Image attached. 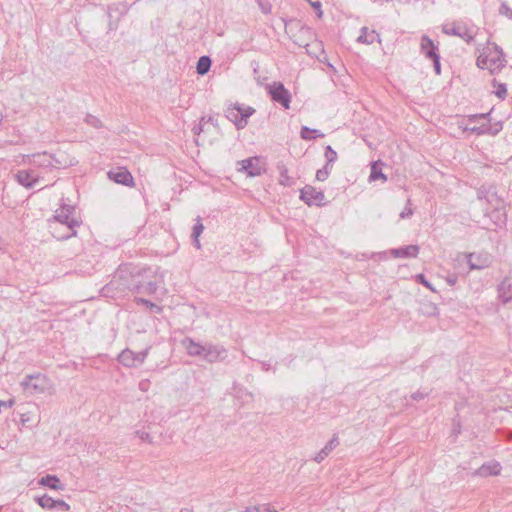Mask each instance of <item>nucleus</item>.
<instances>
[{
	"mask_svg": "<svg viewBox=\"0 0 512 512\" xmlns=\"http://www.w3.org/2000/svg\"><path fill=\"white\" fill-rule=\"evenodd\" d=\"M141 277V268L129 265H121L115 271L113 278L103 286L100 294L106 298L117 299L128 292L134 293Z\"/></svg>",
	"mask_w": 512,
	"mask_h": 512,
	"instance_id": "f257e3e1",
	"label": "nucleus"
},
{
	"mask_svg": "<svg viewBox=\"0 0 512 512\" xmlns=\"http://www.w3.org/2000/svg\"><path fill=\"white\" fill-rule=\"evenodd\" d=\"M181 344L189 356L200 357L210 364L222 362L228 357V351L222 345L212 343L202 344L191 337L183 338Z\"/></svg>",
	"mask_w": 512,
	"mask_h": 512,
	"instance_id": "f03ea898",
	"label": "nucleus"
},
{
	"mask_svg": "<svg viewBox=\"0 0 512 512\" xmlns=\"http://www.w3.org/2000/svg\"><path fill=\"white\" fill-rule=\"evenodd\" d=\"M76 206L65 203L62 199L60 207L55 211V214L48 220V223L65 226L66 230H76L80 227L82 221L75 217Z\"/></svg>",
	"mask_w": 512,
	"mask_h": 512,
	"instance_id": "7ed1b4c3",
	"label": "nucleus"
},
{
	"mask_svg": "<svg viewBox=\"0 0 512 512\" xmlns=\"http://www.w3.org/2000/svg\"><path fill=\"white\" fill-rule=\"evenodd\" d=\"M255 113V109L248 106L243 107L239 103L230 105L225 110V117L234 123L235 127L240 130L246 127L248 119Z\"/></svg>",
	"mask_w": 512,
	"mask_h": 512,
	"instance_id": "20e7f679",
	"label": "nucleus"
},
{
	"mask_svg": "<svg viewBox=\"0 0 512 512\" xmlns=\"http://www.w3.org/2000/svg\"><path fill=\"white\" fill-rule=\"evenodd\" d=\"M267 93L270 99L281 105L285 109L290 108L291 103V93L288 89L285 88L284 84L280 81L272 82L266 86Z\"/></svg>",
	"mask_w": 512,
	"mask_h": 512,
	"instance_id": "39448f33",
	"label": "nucleus"
},
{
	"mask_svg": "<svg viewBox=\"0 0 512 512\" xmlns=\"http://www.w3.org/2000/svg\"><path fill=\"white\" fill-rule=\"evenodd\" d=\"M300 200H302L308 206H324L325 195L322 191H317L312 185H305L300 189Z\"/></svg>",
	"mask_w": 512,
	"mask_h": 512,
	"instance_id": "423d86ee",
	"label": "nucleus"
},
{
	"mask_svg": "<svg viewBox=\"0 0 512 512\" xmlns=\"http://www.w3.org/2000/svg\"><path fill=\"white\" fill-rule=\"evenodd\" d=\"M46 382L47 379L45 375L36 373L25 376L21 382V386L24 390L31 393H40L45 390Z\"/></svg>",
	"mask_w": 512,
	"mask_h": 512,
	"instance_id": "0eeeda50",
	"label": "nucleus"
},
{
	"mask_svg": "<svg viewBox=\"0 0 512 512\" xmlns=\"http://www.w3.org/2000/svg\"><path fill=\"white\" fill-rule=\"evenodd\" d=\"M241 165L239 170L245 172L248 177H256L262 175L264 173V169L260 166V157L253 156L241 160L238 162Z\"/></svg>",
	"mask_w": 512,
	"mask_h": 512,
	"instance_id": "6e6552de",
	"label": "nucleus"
},
{
	"mask_svg": "<svg viewBox=\"0 0 512 512\" xmlns=\"http://www.w3.org/2000/svg\"><path fill=\"white\" fill-rule=\"evenodd\" d=\"M487 54L489 56L490 66L501 69L506 65V59L503 49L496 43H488Z\"/></svg>",
	"mask_w": 512,
	"mask_h": 512,
	"instance_id": "1a4fd4ad",
	"label": "nucleus"
},
{
	"mask_svg": "<svg viewBox=\"0 0 512 512\" xmlns=\"http://www.w3.org/2000/svg\"><path fill=\"white\" fill-rule=\"evenodd\" d=\"M490 256L486 253H469L467 255V263L470 270H482L489 267Z\"/></svg>",
	"mask_w": 512,
	"mask_h": 512,
	"instance_id": "9d476101",
	"label": "nucleus"
},
{
	"mask_svg": "<svg viewBox=\"0 0 512 512\" xmlns=\"http://www.w3.org/2000/svg\"><path fill=\"white\" fill-rule=\"evenodd\" d=\"M157 289V283L154 281H148L146 279V269L141 268V277L139 279V283H137L134 294L153 295L157 292Z\"/></svg>",
	"mask_w": 512,
	"mask_h": 512,
	"instance_id": "9b49d317",
	"label": "nucleus"
},
{
	"mask_svg": "<svg viewBox=\"0 0 512 512\" xmlns=\"http://www.w3.org/2000/svg\"><path fill=\"white\" fill-rule=\"evenodd\" d=\"M108 178L115 183L122 184L125 186H133L134 179L132 174L126 168H118L117 170H110L108 173Z\"/></svg>",
	"mask_w": 512,
	"mask_h": 512,
	"instance_id": "f8f14e48",
	"label": "nucleus"
},
{
	"mask_svg": "<svg viewBox=\"0 0 512 512\" xmlns=\"http://www.w3.org/2000/svg\"><path fill=\"white\" fill-rule=\"evenodd\" d=\"M420 51L429 60L440 55L438 46L427 35H423L420 40Z\"/></svg>",
	"mask_w": 512,
	"mask_h": 512,
	"instance_id": "ddd939ff",
	"label": "nucleus"
},
{
	"mask_svg": "<svg viewBox=\"0 0 512 512\" xmlns=\"http://www.w3.org/2000/svg\"><path fill=\"white\" fill-rule=\"evenodd\" d=\"M48 226L51 235L59 241L68 240L77 235L76 230H66L65 226L56 225L52 223H48Z\"/></svg>",
	"mask_w": 512,
	"mask_h": 512,
	"instance_id": "4468645a",
	"label": "nucleus"
},
{
	"mask_svg": "<svg viewBox=\"0 0 512 512\" xmlns=\"http://www.w3.org/2000/svg\"><path fill=\"white\" fill-rule=\"evenodd\" d=\"M442 31L446 35L460 37L467 43L472 42L474 39V35L468 29L464 28L462 30L460 27L455 25H453L452 27H449V25H443Z\"/></svg>",
	"mask_w": 512,
	"mask_h": 512,
	"instance_id": "2eb2a0df",
	"label": "nucleus"
},
{
	"mask_svg": "<svg viewBox=\"0 0 512 512\" xmlns=\"http://www.w3.org/2000/svg\"><path fill=\"white\" fill-rule=\"evenodd\" d=\"M38 485L47 487L55 491H62L65 485L61 482L60 478L55 474H46L38 480Z\"/></svg>",
	"mask_w": 512,
	"mask_h": 512,
	"instance_id": "dca6fc26",
	"label": "nucleus"
},
{
	"mask_svg": "<svg viewBox=\"0 0 512 512\" xmlns=\"http://www.w3.org/2000/svg\"><path fill=\"white\" fill-rule=\"evenodd\" d=\"M418 245H406L398 248H393L390 250V253L395 258H415L419 253Z\"/></svg>",
	"mask_w": 512,
	"mask_h": 512,
	"instance_id": "f3484780",
	"label": "nucleus"
},
{
	"mask_svg": "<svg viewBox=\"0 0 512 512\" xmlns=\"http://www.w3.org/2000/svg\"><path fill=\"white\" fill-rule=\"evenodd\" d=\"M499 298L503 303H508L512 300V279L504 278L498 286Z\"/></svg>",
	"mask_w": 512,
	"mask_h": 512,
	"instance_id": "a211bd4d",
	"label": "nucleus"
},
{
	"mask_svg": "<svg viewBox=\"0 0 512 512\" xmlns=\"http://www.w3.org/2000/svg\"><path fill=\"white\" fill-rule=\"evenodd\" d=\"M338 445V437L334 435L326 443V445L316 454V456L314 457V461L317 463H321Z\"/></svg>",
	"mask_w": 512,
	"mask_h": 512,
	"instance_id": "6ab92c4d",
	"label": "nucleus"
},
{
	"mask_svg": "<svg viewBox=\"0 0 512 512\" xmlns=\"http://www.w3.org/2000/svg\"><path fill=\"white\" fill-rule=\"evenodd\" d=\"M16 179L18 183L25 188H33L35 184L38 182V179L32 175L29 171L21 170L16 174Z\"/></svg>",
	"mask_w": 512,
	"mask_h": 512,
	"instance_id": "aec40b11",
	"label": "nucleus"
},
{
	"mask_svg": "<svg viewBox=\"0 0 512 512\" xmlns=\"http://www.w3.org/2000/svg\"><path fill=\"white\" fill-rule=\"evenodd\" d=\"M277 170L279 171V175H280V178H279L280 185H283L286 187H291L292 185L295 184V180L288 175V168L286 167L284 162L280 161L277 163Z\"/></svg>",
	"mask_w": 512,
	"mask_h": 512,
	"instance_id": "412c9836",
	"label": "nucleus"
},
{
	"mask_svg": "<svg viewBox=\"0 0 512 512\" xmlns=\"http://www.w3.org/2000/svg\"><path fill=\"white\" fill-rule=\"evenodd\" d=\"M382 165H383V163L380 160L372 162L371 172L369 175L370 182H373L376 180H382V181L387 180V176L382 172Z\"/></svg>",
	"mask_w": 512,
	"mask_h": 512,
	"instance_id": "4be33fe9",
	"label": "nucleus"
},
{
	"mask_svg": "<svg viewBox=\"0 0 512 512\" xmlns=\"http://www.w3.org/2000/svg\"><path fill=\"white\" fill-rule=\"evenodd\" d=\"M419 313L426 317H435L439 315L438 306L431 301H424L420 304Z\"/></svg>",
	"mask_w": 512,
	"mask_h": 512,
	"instance_id": "5701e85b",
	"label": "nucleus"
},
{
	"mask_svg": "<svg viewBox=\"0 0 512 512\" xmlns=\"http://www.w3.org/2000/svg\"><path fill=\"white\" fill-rule=\"evenodd\" d=\"M379 35L375 32V30L368 31L367 27H362L360 30V35L357 38L358 43L364 44H372Z\"/></svg>",
	"mask_w": 512,
	"mask_h": 512,
	"instance_id": "b1692460",
	"label": "nucleus"
},
{
	"mask_svg": "<svg viewBox=\"0 0 512 512\" xmlns=\"http://www.w3.org/2000/svg\"><path fill=\"white\" fill-rule=\"evenodd\" d=\"M300 137L303 140L310 141L315 138L324 137V134L318 129L309 128L308 126H302L300 130Z\"/></svg>",
	"mask_w": 512,
	"mask_h": 512,
	"instance_id": "393cba45",
	"label": "nucleus"
},
{
	"mask_svg": "<svg viewBox=\"0 0 512 512\" xmlns=\"http://www.w3.org/2000/svg\"><path fill=\"white\" fill-rule=\"evenodd\" d=\"M118 361L125 367H128V368L135 367L134 352L130 349H124L118 355Z\"/></svg>",
	"mask_w": 512,
	"mask_h": 512,
	"instance_id": "a878e982",
	"label": "nucleus"
},
{
	"mask_svg": "<svg viewBox=\"0 0 512 512\" xmlns=\"http://www.w3.org/2000/svg\"><path fill=\"white\" fill-rule=\"evenodd\" d=\"M203 231H204V225L201 223L200 218H198L197 223L192 228V234H191L192 244L197 249L201 248L199 237L203 233Z\"/></svg>",
	"mask_w": 512,
	"mask_h": 512,
	"instance_id": "bb28decb",
	"label": "nucleus"
},
{
	"mask_svg": "<svg viewBox=\"0 0 512 512\" xmlns=\"http://www.w3.org/2000/svg\"><path fill=\"white\" fill-rule=\"evenodd\" d=\"M34 501L43 509L52 510L55 508V499L47 494L35 496Z\"/></svg>",
	"mask_w": 512,
	"mask_h": 512,
	"instance_id": "cd10ccee",
	"label": "nucleus"
},
{
	"mask_svg": "<svg viewBox=\"0 0 512 512\" xmlns=\"http://www.w3.org/2000/svg\"><path fill=\"white\" fill-rule=\"evenodd\" d=\"M49 160H50L49 154L46 152L35 153L32 155V163L38 167L48 168L51 165Z\"/></svg>",
	"mask_w": 512,
	"mask_h": 512,
	"instance_id": "c85d7f7f",
	"label": "nucleus"
},
{
	"mask_svg": "<svg viewBox=\"0 0 512 512\" xmlns=\"http://www.w3.org/2000/svg\"><path fill=\"white\" fill-rule=\"evenodd\" d=\"M212 61L209 56H201L197 62L196 71L203 76L208 73L211 68Z\"/></svg>",
	"mask_w": 512,
	"mask_h": 512,
	"instance_id": "c756f323",
	"label": "nucleus"
},
{
	"mask_svg": "<svg viewBox=\"0 0 512 512\" xmlns=\"http://www.w3.org/2000/svg\"><path fill=\"white\" fill-rule=\"evenodd\" d=\"M135 302L139 305L146 306L151 312H154L156 314H160L162 312V307L151 302L148 299L142 298V297H136Z\"/></svg>",
	"mask_w": 512,
	"mask_h": 512,
	"instance_id": "7c9ffc66",
	"label": "nucleus"
},
{
	"mask_svg": "<svg viewBox=\"0 0 512 512\" xmlns=\"http://www.w3.org/2000/svg\"><path fill=\"white\" fill-rule=\"evenodd\" d=\"M493 87L496 88L494 94L501 100H504L507 96V85L505 83L498 82L496 79L492 80Z\"/></svg>",
	"mask_w": 512,
	"mask_h": 512,
	"instance_id": "2f4dec72",
	"label": "nucleus"
},
{
	"mask_svg": "<svg viewBox=\"0 0 512 512\" xmlns=\"http://www.w3.org/2000/svg\"><path fill=\"white\" fill-rule=\"evenodd\" d=\"M464 131H469L470 133L476 135H490L489 122H486L480 126H474L471 128L465 127Z\"/></svg>",
	"mask_w": 512,
	"mask_h": 512,
	"instance_id": "473e14b6",
	"label": "nucleus"
},
{
	"mask_svg": "<svg viewBox=\"0 0 512 512\" xmlns=\"http://www.w3.org/2000/svg\"><path fill=\"white\" fill-rule=\"evenodd\" d=\"M482 474H488V475H498L501 470V466L498 462L489 464V465H483L481 467Z\"/></svg>",
	"mask_w": 512,
	"mask_h": 512,
	"instance_id": "72a5a7b5",
	"label": "nucleus"
},
{
	"mask_svg": "<svg viewBox=\"0 0 512 512\" xmlns=\"http://www.w3.org/2000/svg\"><path fill=\"white\" fill-rule=\"evenodd\" d=\"M244 512H278L270 504L246 507Z\"/></svg>",
	"mask_w": 512,
	"mask_h": 512,
	"instance_id": "f704fd0d",
	"label": "nucleus"
},
{
	"mask_svg": "<svg viewBox=\"0 0 512 512\" xmlns=\"http://www.w3.org/2000/svg\"><path fill=\"white\" fill-rule=\"evenodd\" d=\"M324 155L328 164H334L338 158L337 152L330 145L325 147Z\"/></svg>",
	"mask_w": 512,
	"mask_h": 512,
	"instance_id": "c9c22d12",
	"label": "nucleus"
},
{
	"mask_svg": "<svg viewBox=\"0 0 512 512\" xmlns=\"http://www.w3.org/2000/svg\"><path fill=\"white\" fill-rule=\"evenodd\" d=\"M85 122H86L88 125H90V126H92V127H94V128H101V127H102V122H101V120H100L98 117H96V116H94V115H92V114H87V115H86V117H85Z\"/></svg>",
	"mask_w": 512,
	"mask_h": 512,
	"instance_id": "e433bc0d",
	"label": "nucleus"
},
{
	"mask_svg": "<svg viewBox=\"0 0 512 512\" xmlns=\"http://www.w3.org/2000/svg\"><path fill=\"white\" fill-rule=\"evenodd\" d=\"M148 351H149V348H146L145 350L138 352V353L134 352L135 367L144 363V361L148 355Z\"/></svg>",
	"mask_w": 512,
	"mask_h": 512,
	"instance_id": "4c0bfd02",
	"label": "nucleus"
},
{
	"mask_svg": "<svg viewBox=\"0 0 512 512\" xmlns=\"http://www.w3.org/2000/svg\"><path fill=\"white\" fill-rule=\"evenodd\" d=\"M489 129H490V135L496 136L503 129V122L502 121L492 122V120H491L489 122Z\"/></svg>",
	"mask_w": 512,
	"mask_h": 512,
	"instance_id": "58836bf2",
	"label": "nucleus"
},
{
	"mask_svg": "<svg viewBox=\"0 0 512 512\" xmlns=\"http://www.w3.org/2000/svg\"><path fill=\"white\" fill-rule=\"evenodd\" d=\"M416 281H417V283L422 284L423 286L430 289L431 291H433V292L436 291L435 288L433 287V285L426 279L424 274H422V273L417 274Z\"/></svg>",
	"mask_w": 512,
	"mask_h": 512,
	"instance_id": "ea45409f",
	"label": "nucleus"
},
{
	"mask_svg": "<svg viewBox=\"0 0 512 512\" xmlns=\"http://www.w3.org/2000/svg\"><path fill=\"white\" fill-rule=\"evenodd\" d=\"M410 206H411V200L408 199L407 202H406L405 208L399 214V217L401 219H406V218H409V217H411L413 215V210H412V208Z\"/></svg>",
	"mask_w": 512,
	"mask_h": 512,
	"instance_id": "a19ab883",
	"label": "nucleus"
},
{
	"mask_svg": "<svg viewBox=\"0 0 512 512\" xmlns=\"http://www.w3.org/2000/svg\"><path fill=\"white\" fill-rule=\"evenodd\" d=\"M499 14L506 16L507 18L512 20V9L506 2H502L499 8Z\"/></svg>",
	"mask_w": 512,
	"mask_h": 512,
	"instance_id": "79ce46f5",
	"label": "nucleus"
},
{
	"mask_svg": "<svg viewBox=\"0 0 512 512\" xmlns=\"http://www.w3.org/2000/svg\"><path fill=\"white\" fill-rule=\"evenodd\" d=\"M310 5L315 10L316 16L318 18H322V16H323L322 3L319 0H316V1H310Z\"/></svg>",
	"mask_w": 512,
	"mask_h": 512,
	"instance_id": "37998d69",
	"label": "nucleus"
},
{
	"mask_svg": "<svg viewBox=\"0 0 512 512\" xmlns=\"http://www.w3.org/2000/svg\"><path fill=\"white\" fill-rule=\"evenodd\" d=\"M489 61V56L487 53H483L481 54L478 58H477V66L480 68V69H485L487 67V62Z\"/></svg>",
	"mask_w": 512,
	"mask_h": 512,
	"instance_id": "c03bdc74",
	"label": "nucleus"
},
{
	"mask_svg": "<svg viewBox=\"0 0 512 512\" xmlns=\"http://www.w3.org/2000/svg\"><path fill=\"white\" fill-rule=\"evenodd\" d=\"M429 394H430V392H428V391L424 392V391H420V390H418V391H416V392L412 393V394L410 395V398H411L413 401H417V402H419V401H421V400L425 399Z\"/></svg>",
	"mask_w": 512,
	"mask_h": 512,
	"instance_id": "a18cd8bd",
	"label": "nucleus"
},
{
	"mask_svg": "<svg viewBox=\"0 0 512 512\" xmlns=\"http://www.w3.org/2000/svg\"><path fill=\"white\" fill-rule=\"evenodd\" d=\"M54 509L68 512L70 510V505L68 503H66L64 500H61V499L56 500L55 499V508Z\"/></svg>",
	"mask_w": 512,
	"mask_h": 512,
	"instance_id": "49530a36",
	"label": "nucleus"
},
{
	"mask_svg": "<svg viewBox=\"0 0 512 512\" xmlns=\"http://www.w3.org/2000/svg\"><path fill=\"white\" fill-rule=\"evenodd\" d=\"M441 57L440 55L434 57L433 59H431L432 63H433V68H434V72L436 75H440L441 74Z\"/></svg>",
	"mask_w": 512,
	"mask_h": 512,
	"instance_id": "de8ad7c7",
	"label": "nucleus"
},
{
	"mask_svg": "<svg viewBox=\"0 0 512 512\" xmlns=\"http://www.w3.org/2000/svg\"><path fill=\"white\" fill-rule=\"evenodd\" d=\"M50 157V163L51 165L49 167L51 168H60L61 166H64L63 161L58 159L55 155L49 154Z\"/></svg>",
	"mask_w": 512,
	"mask_h": 512,
	"instance_id": "09e8293b",
	"label": "nucleus"
},
{
	"mask_svg": "<svg viewBox=\"0 0 512 512\" xmlns=\"http://www.w3.org/2000/svg\"><path fill=\"white\" fill-rule=\"evenodd\" d=\"M330 175V171H327L326 169H318L316 172V180L318 181H325Z\"/></svg>",
	"mask_w": 512,
	"mask_h": 512,
	"instance_id": "8fccbe9b",
	"label": "nucleus"
},
{
	"mask_svg": "<svg viewBox=\"0 0 512 512\" xmlns=\"http://www.w3.org/2000/svg\"><path fill=\"white\" fill-rule=\"evenodd\" d=\"M136 434L139 436V438L144 442H152V438L148 432L145 431H137Z\"/></svg>",
	"mask_w": 512,
	"mask_h": 512,
	"instance_id": "3c124183",
	"label": "nucleus"
},
{
	"mask_svg": "<svg viewBox=\"0 0 512 512\" xmlns=\"http://www.w3.org/2000/svg\"><path fill=\"white\" fill-rule=\"evenodd\" d=\"M204 122H205V117H202V118L200 119L199 124L193 127V132H194V134H197V135H198V134H200V133H201V131L203 130V123H204Z\"/></svg>",
	"mask_w": 512,
	"mask_h": 512,
	"instance_id": "603ef678",
	"label": "nucleus"
},
{
	"mask_svg": "<svg viewBox=\"0 0 512 512\" xmlns=\"http://www.w3.org/2000/svg\"><path fill=\"white\" fill-rule=\"evenodd\" d=\"M460 433H461V424H460V422L454 423L452 434L455 437H457Z\"/></svg>",
	"mask_w": 512,
	"mask_h": 512,
	"instance_id": "864d4df0",
	"label": "nucleus"
},
{
	"mask_svg": "<svg viewBox=\"0 0 512 512\" xmlns=\"http://www.w3.org/2000/svg\"><path fill=\"white\" fill-rule=\"evenodd\" d=\"M492 111H493V108L487 113H479L480 119H485L487 122H490L492 120L491 119Z\"/></svg>",
	"mask_w": 512,
	"mask_h": 512,
	"instance_id": "5fc2aeb1",
	"label": "nucleus"
},
{
	"mask_svg": "<svg viewBox=\"0 0 512 512\" xmlns=\"http://www.w3.org/2000/svg\"><path fill=\"white\" fill-rule=\"evenodd\" d=\"M446 280L450 286H454L458 280V277L456 275H451V276H448Z\"/></svg>",
	"mask_w": 512,
	"mask_h": 512,
	"instance_id": "6e6d98bb",
	"label": "nucleus"
},
{
	"mask_svg": "<svg viewBox=\"0 0 512 512\" xmlns=\"http://www.w3.org/2000/svg\"><path fill=\"white\" fill-rule=\"evenodd\" d=\"M378 256L381 260L387 259V253L386 252H379V253H372L371 257Z\"/></svg>",
	"mask_w": 512,
	"mask_h": 512,
	"instance_id": "4d7b16f0",
	"label": "nucleus"
},
{
	"mask_svg": "<svg viewBox=\"0 0 512 512\" xmlns=\"http://www.w3.org/2000/svg\"><path fill=\"white\" fill-rule=\"evenodd\" d=\"M468 120H469L470 122H477L478 120H480L479 114H472V115H469V116H468Z\"/></svg>",
	"mask_w": 512,
	"mask_h": 512,
	"instance_id": "13d9d810",
	"label": "nucleus"
},
{
	"mask_svg": "<svg viewBox=\"0 0 512 512\" xmlns=\"http://www.w3.org/2000/svg\"><path fill=\"white\" fill-rule=\"evenodd\" d=\"M262 369L264 371H269L271 369V364L268 362H262Z\"/></svg>",
	"mask_w": 512,
	"mask_h": 512,
	"instance_id": "bf43d9fd",
	"label": "nucleus"
},
{
	"mask_svg": "<svg viewBox=\"0 0 512 512\" xmlns=\"http://www.w3.org/2000/svg\"><path fill=\"white\" fill-rule=\"evenodd\" d=\"M111 17H112L111 13H110V12H108V18H109V25H108V28H109V30H114V29H116V27H114V26H113V23H112V21H111Z\"/></svg>",
	"mask_w": 512,
	"mask_h": 512,
	"instance_id": "052dcab7",
	"label": "nucleus"
},
{
	"mask_svg": "<svg viewBox=\"0 0 512 512\" xmlns=\"http://www.w3.org/2000/svg\"><path fill=\"white\" fill-rule=\"evenodd\" d=\"M332 167H333V164H328V162H326V164L322 167V169H326L327 171L331 172Z\"/></svg>",
	"mask_w": 512,
	"mask_h": 512,
	"instance_id": "680f3d73",
	"label": "nucleus"
},
{
	"mask_svg": "<svg viewBox=\"0 0 512 512\" xmlns=\"http://www.w3.org/2000/svg\"><path fill=\"white\" fill-rule=\"evenodd\" d=\"M13 403H14L13 400H9V401L6 402L5 406L6 407H11L13 405Z\"/></svg>",
	"mask_w": 512,
	"mask_h": 512,
	"instance_id": "e2e57ef3",
	"label": "nucleus"
},
{
	"mask_svg": "<svg viewBox=\"0 0 512 512\" xmlns=\"http://www.w3.org/2000/svg\"><path fill=\"white\" fill-rule=\"evenodd\" d=\"M213 121H214L213 117H209L207 120V122H210V123H213Z\"/></svg>",
	"mask_w": 512,
	"mask_h": 512,
	"instance_id": "0e129e2a",
	"label": "nucleus"
},
{
	"mask_svg": "<svg viewBox=\"0 0 512 512\" xmlns=\"http://www.w3.org/2000/svg\"><path fill=\"white\" fill-rule=\"evenodd\" d=\"M181 512H192L189 509H182Z\"/></svg>",
	"mask_w": 512,
	"mask_h": 512,
	"instance_id": "69168bd1",
	"label": "nucleus"
},
{
	"mask_svg": "<svg viewBox=\"0 0 512 512\" xmlns=\"http://www.w3.org/2000/svg\"><path fill=\"white\" fill-rule=\"evenodd\" d=\"M140 388L143 390L145 388V385H143V383H140Z\"/></svg>",
	"mask_w": 512,
	"mask_h": 512,
	"instance_id": "338daca9",
	"label": "nucleus"
},
{
	"mask_svg": "<svg viewBox=\"0 0 512 512\" xmlns=\"http://www.w3.org/2000/svg\"><path fill=\"white\" fill-rule=\"evenodd\" d=\"M140 388L143 390L145 388V385H143V383H140Z\"/></svg>",
	"mask_w": 512,
	"mask_h": 512,
	"instance_id": "774afa93",
	"label": "nucleus"
}]
</instances>
